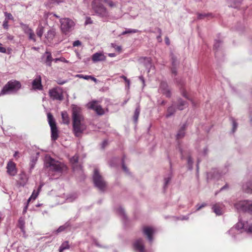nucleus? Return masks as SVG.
Masks as SVG:
<instances>
[{
    "label": "nucleus",
    "mask_w": 252,
    "mask_h": 252,
    "mask_svg": "<svg viewBox=\"0 0 252 252\" xmlns=\"http://www.w3.org/2000/svg\"><path fill=\"white\" fill-rule=\"evenodd\" d=\"M72 119L73 131L75 136L79 137L86 130V126L84 122V117L82 114L81 109L73 106L72 108Z\"/></svg>",
    "instance_id": "1"
},
{
    "label": "nucleus",
    "mask_w": 252,
    "mask_h": 252,
    "mask_svg": "<svg viewBox=\"0 0 252 252\" xmlns=\"http://www.w3.org/2000/svg\"><path fill=\"white\" fill-rule=\"evenodd\" d=\"M252 232V222L239 218V221L236 225L230 228L227 233L230 234L235 240L242 238L241 233L243 232Z\"/></svg>",
    "instance_id": "2"
},
{
    "label": "nucleus",
    "mask_w": 252,
    "mask_h": 252,
    "mask_svg": "<svg viewBox=\"0 0 252 252\" xmlns=\"http://www.w3.org/2000/svg\"><path fill=\"white\" fill-rule=\"evenodd\" d=\"M44 167L59 174H62L65 171L67 167L63 163L55 160L49 156H46L44 160Z\"/></svg>",
    "instance_id": "3"
},
{
    "label": "nucleus",
    "mask_w": 252,
    "mask_h": 252,
    "mask_svg": "<svg viewBox=\"0 0 252 252\" xmlns=\"http://www.w3.org/2000/svg\"><path fill=\"white\" fill-rule=\"evenodd\" d=\"M21 83L15 80L9 81L3 87L0 95L15 94L21 89Z\"/></svg>",
    "instance_id": "4"
},
{
    "label": "nucleus",
    "mask_w": 252,
    "mask_h": 252,
    "mask_svg": "<svg viewBox=\"0 0 252 252\" xmlns=\"http://www.w3.org/2000/svg\"><path fill=\"white\" fill-rule=\"evenodd\" d=\"M104 1L102 0H93L91 6L94 14L101 17H106L109 15V12L104 6Z\"/></svg>",
    "instance_id": "5"
},
{
    "label": "nucleus",
    "mask_w": 252,
    "mask_h": 252,
    "mask_svg": "<svg viewBox=\"0 0 252 252\" xmlns=\"http://www.w3.org/2000/svg\"><path fill=\"white\" fill-rule=\"evenodd\" d=\"M235 208L239 212H248L252 215V201L245 200L238 201L234 205Z\"/></svg>",
    "instance_id": "6"
},
{
    "label": "nucleus",
    "mask_w": 252,
    "mask_h": 252,
    "mask_svg": "<svg viewBox=\"0 0 252 252\" xmlns=\"http://www.w3.org/2000/svg\"><path fill=\"white\" fill-rule=\"evenodd\" d=\"M93 182L95 187L101 191H103L106 186V183L102 177L99 174L97 169H95L93 175Z\"/></svg>",
    "instance_id": "7"
},
{
    "label": "nucleus",
    "mask_w": 252,
    "mask_h": 252,
    "mask_svg": "<svg viewBox=\"0 0 252 252\" xmlns=\"http://www.w3.org/2000/svg\"><path fill=\"white\" fill-rule=\"evenodd\" d=\"M48 121L51 130V139L53 141L56 140L59 137L58 130L57 129L55 121L51 113L47 115Z\"/></svg>",
    "instance_id": "8"
},
{
    "label": "nucleus",
    "mask_w": 252,
    "mask_h": 252,
    "mask_svg": "<svg viewBox=\"0 0 252 252\" xmlns=\"http://www.w3.org/2000/svg\"><path fill=\"white\" fill-rule=\"evenodd\" d=\"M60 23L61 24V30L65 34L67 32H69L74 25L73 21L69 18L61 19Z\"/></svg>",
    "instance_id": "9"
},
{
    "label": "nucleus",
    "mask_w": 252,
    "mask_h": 252,
    "mask_svg": "<svg viewBox=\"0 0 252 252\" xmlns=\"http://www.w3.org/2000/svg\"><path fill=\"white\" fill-rule=\"evenodd\" d=\"M49 94L50 97L54 100L61 101L63 98L62 91L57 88L50 90Z\"/></svg>",
    "instance_id": "10"
},
{
    "label": "nucleus",
    "mask_w": 252,
    "mask_h": 252,
    "mask_svg": "<svg viewBox=\"0 0 252 252\" xmlns=\"http://www.w3.org/2000/svg\"><path fill=\"white\" fill-rule=\"evenodd\" d=\"M228 171L227 167H225L224 170H220L218 169H214L212 171L209 172L207 174V178L209 179L210 178L218 179L222 175L225 174Z\"/></svg>",
    "instance_id": "11"
},
{
    "label": "nucleus",
    "mask_w": 252,
    "mask_h": 252,
    "mask_svg": "<svg viewBox=\"0 0 252 252\" xmlns=\"http://www.w3.org/2000/svg\"><path fill=\"white\" fill-rule=\"evenodd\" d=\"M133 246L136 252H146L144 240L141 238L136 240L133 244Z\"/></svg>",
    "instance_id": "12"
},
{
    "label": "nucleus",
    "mask_w": 252,
    "mask_h": 252,
    "mask_svg": "<svg viewBox=\"0 0 252 252\" xmlns=\"http://www.w3.org/2000/svg\"><path fill=\"white\" fill-rule=\"evenodd\" d=\"M90 109L94 110L98 115H102L104 114V111L102 107L98 104L96 101H93L88 104Z\"/></svg>",
    "instance_id": "13"
},
{
    "label": "nucleus",
    "mask_w": 252,
    "mask_h": 252,
    "mask_svg": "<svg viewBox=\"0 0 252 252\" xmlns=\"http://www.w3.org/2000/svg\"><path fill=\"white\" fill-rule=\"evenodd\" d=\"M143 232L149 242L152 243L153 241V235L155 232V229L153 227L145 226L143 228Z\"/></svg>",
    "instance_id": "14"
},
{
    "label": "nucleus",
    "mask_w": 252,
    "mask_h": 252,
    "mask_svg": "<svg viewBox=\"0 0 252 252\" xmlns=\"http://www.w3.org/2000/svg\"><path fill=\"white\" fill-rule=\"evenodd\" d=\"M6 172L11 176H15L17 173L16 163L12 161H9L6 165Z\"/></svg>",
    "instance_id": "15"
},
{
    "label": "nucleus",
    "mask_w": 252,
    "mask_h": 252,
    "mask_svg": "<svg viewBox=\"0 0 252 252\" xmlns=\"http://www.w3.org/2000/svg\"><path fill=\"white\" fill-rule=\"evenodd\" d=\"M32 87L34 90H42L43 86L41 84V77L39 75H36L32 83Z\"/></svg>",
    "instance_id": "16"
},
{
    "label": "nucleus",
    "mask_w": 252,
    "mask_h": 252,
    "mask_svg": "<svg viewBox=\"0 0 252 252\" xmlns=\"http://www.w3.org/2000/svg\"><path fill=\"white\" fill-rule=\"evenodd\" d=\"M159 90L167 97H170L171 95V93L168 88L167 83L165 81L161 82Z\"/></svg>",
    "instance_id": "17"
},
{
    "label": "nucleus",
    "mask_w": 252,
    "mask_h": 252,
    "mask_svg": "<svg viewBox=\"0 0 252 252\" xmlns=\"http://www.w3.org/2000/svg\"><path fill=\"white\" fill-rule=\"evenodd\" d=\"M224 205L222 203H217L213 205L212 206V209L213 212L218 216L221 215L223 213V209Z\"/></svg>",
    "instance_id": "18"
},
{
    "label": "nucleus",
    "mask_w": 252,
    "mask_h": 252,
    "mask_svg": "<svg viewBox=\"0 0 252 252\" xmlns=\"http://www.w3.org/2000/svg\"><path fill=\"white\" fill-rule=\"evenodd\" d=\"M243 190L248 193H252V180L245 181L242 185Z\"/></svg>",
    "instance_id": "19"
},
{
    "label": "nucleus",
    "mask_w": 252,
    "mask_h": 252,
    "mask_svg": "<svg viewBox=\"0 0 252 252\" xmlns=\"http://www.w3.org/2000/svg\"><path fill=\"white\" fill-rule=\"evenodd\" d=\"M56 34V29L51 28L45 34V37L49 42H51Z\"/></svg>",
    "instance_id": "20"
},
{
    "label": "nucleus",
    "mask_w": 252,
    "mask_h": 252,
    "mask_svg": "<svg viewBox=\"0 0 252 252\" xmlns=\"http://www.w3.org/2000/svg\"><path fill=\"white\" fill-rule=\"evenodd\" d=\"M105 60L106 57L102 53L97 52L93 54L92 56V60L94 63L100 61H104Z\"/></svg>",
    "instance_id": "21"
},
{
    "label": "nucleus",
    "mask_w": 252,
    "mask_h": 252,
    "mask_svg": "<svg viewBox=\"0 0 252 252\" xmlns=\"http://www.w3.org/2000/svg\"><path fill=\"white\" fill-rule=\"evenodd\" d=\"M42 57H46L45 60L44 61V63L46 64V65L48 66H51L52 62L53 61V59L52 57L51 52L46 51L44 54L43 55Z\"/></svg>",
    "instance_id": "22"
},
{
    "label": "nucleus",
    "mask_w": 252,
    "mask_h": 252,
    "mask_svg": "<svg viewBox=\"0 0 252 252\" xmlns=\"http://www.w3.org/2000/svg\"><path fill=\"white\" fill-rule=\"evenodd\" d=\"M187 127L186 124H183L179 130H178L177 134H176V139H180L183 138L185 134V130Z\"/></svg>",
    "instance_id": "23"
},
{
    "label": "nucleus",
    "mask_w": 252,
    "mask_h": 252,
    "mask_svg": "<svg viewBox=\"0 0 252 252\" xmlns=\"http://www.w3.org/2000/svg\"><path fill=\"white\" fill-rule=\"evenodd\" d=\"M187 106L188 103L186 101L183 100L182 98H179L178 99L177 107L179 110H182Z\"/></svg>",
    "instance_id": "24"
},
{
    "label": "nucleus",
    "mask_w": 252,
    "mask_h": 252,
    "mask_svg": "<svg viewBox=\"0 0 252 252\" xmlns=\"http://www.w3.org/2000/svg\"><path fill=\"white\" fill-rule=\"evenodd\" d=\"M175 105V103L174 102H173L172 105L167 108V113L166 114V118L170 117L175 112V108L174 107Z\"/></svg>",
    "instance_id": "25"
},
{
    "label": "nucleus",
    "mask_w": 252,
    "mask_h": 252,
    "mask_svg": "<svg viewBox=\"0 0 252 252\" xmlns=\"http://www.w3.org/2000/svg\"><path fill=\"white\" fill-rule=\"evenodd\" d=\"M43 185V184H40L39 185V186L38 187L37 191H36L35 190H34L33 191L32 195L31 196V197L28 200V202H29L32 199L34 200V199H35L36 198V197H37V196H38V195L39 194V192L40 190H41Z\"/></svg>",
    "instance_id": "26"
},
{
    "label": "nucleus",
    "mask_w": 252,
    "mask_h": 252,
    "mask_svg": "<svg viewBox=\"0 0 252 252\" xmlns=\"http://www.w3.org/2000/svg\"><path fill=\"white\" fill-rule=\"evenodd\" d=\"M70 226V222L68 221L65 222L63 225L60 226L57 230H56V233L61 232Z\"/></svg>",
    "instance_id": "27"
},
{
    "label": "nucleus",
    "mask_w": 252,
    "mask_h": 252,
    "mask_svg": "<svg viewBox=\"0 0 252 252\" xmlns=\"http://www.w3.org/2000/svg\"><path fill=\"white\" fill-rule=\"evenodd\" d=\"M62 118L63 124H68L69 123V118L66 112L63 111L62 112Z\"/></svg>",
    "instance_id": "28"
},
{
    "label": "nucleus",
    "mask_w": 252,
    "mask_h": 252,
    "mask_svg": "<svg viewBox=\"0 0 252 252\" xmlns=\"http://www.w3.org/2000/svg\"><path fill=\"white\" fill-rule=\"evenodd\" d=\"M142 60L144 61L145 67L147 68L151 69L152 67V63H151V59L150 58L144 57V58H142Z\"/></svg>",
    "instance_id": "29"
},
{
    "label": "nucleus",
    "mask_w": 252,
    "mask_h": 252,
    "mask_svg": "<svg viewBox=\"0 0 252 252\" xmlns=\"http://www.w3.org/2000/svg\"><path fill=\"white\" fill-rule=\"evenodd\" d=\"M140 112V109L139 106H137L135 110L134 114L133 115V121L135 123H137L138 119Z\"/></svg>",
    "instance_id": "30"
},
{
    "label": "nucleus",
    "mask_w": 252,
    "mask_h": 252,
    "mask_svg": "<svg viewBox=\"0 0 252 252\" xmlns=\"http://www.w3.org/2000/svg\"><path fill=\"white\" fill-rule=\"evenodd\" d=\"M36 33L37 35L41 38L44 33V27L41 25L38 26L36 29Z\"/></svg>",
    "instance_id": "31"
},
{
    "label": "nucleus",
    "mask_w": 252,
    "mask_h": 252,
    "mask_svg": "<svg viewBox=\"0 0 252 252\" xmlns=\"http://www.w3.org/2000/svg\"><path fill=\"white\" fill-rule=\"evenodd\" d=\"M116 212L118 213V214H119L120 216H121L123 218L124 220L126 219L125 211L122 207H119L117 209Z\"/></svg>",
    "instance_id": "32"
},
{
    "label": "nucleus",
    "mask_w": 252,
    "mask_h": 252,
    "mask_svg": "<svg viewBox=\"0 0 252 252\" xmlns=\"http://www.w3.org/2000/svg\"><path fill=\"white\" fill-rule=\"evenodd\" d=\"M69 248V245L68 241H65L62 243L59 248V252H63L64 250L68 249Z\"/></svg>",
    "instance_id": "33"
},
{
    "label": "nucleus",
    "mask_w": 252,
    "mask_h": 252,
    "mask_svg": "<svg viewBox=\"0 0 252 252\" xmlns=\"http://www.w3.org/2000/svg\"><path fill=\"white\" fill-rule=\"evenodd\" d=\"M20 25L25 34H27V33L29 32H30L32 30L27 24H25L23 23H20Z\"/></svg>",
    "instance_id": "34"
},
{
    "label": "nucleus",
    "mask_w": 252,
    "mask_h": 252,
    "mask_svg": "<svg viewBox=\"0 0 252 252\" xmlns=\"http://www.w3.org/2000/svg\"><path fill=\"white\" fill-rule=\"evenodd\" d=\"M26 34L28 35V38L30 40L33 41L34 42H36V38H35V34L33 31L32 30L29 32L27 33Z\"/></svg>",
    "instance_id": "35"
},
{
    "label": "nucleus",
    "mask_w": 252,
    "mask_h": 252,
    "mask_svg": "<svg viewBox=\"0 0 252 252\" xmlns=\"http://www.w3.org/2000/svg\"><path fill=\"white\" fill-rule=\"evenodd\" d=\"M139 30L136 29H127L122 33V35H125L127 33H133L139 32Z\"/></svg>",
    "instance_id": "36"
},
{
    "label": "nucleus",
    "mask_w": 252,
    "mask_h": 252,
    "mask_svg": "<svg viewBox=\"0 0 252 252\" xmlns=\"http://www.w3.org/2000/svg\"><path fill=\"white\" fill-rule=\"evenodd\" d=\"M18 225H19V227L20 228L21 231L22 232H24L25 221H24V220L23 219L20 218L19 220Z\"/></svg>",
    "instance_id": "37"
},
{
    "label": "nucleus",
    "mask_w": 252,
    "mask_h": 252,
    "mask_svg": "<svg viewBox=\"0 0 252 252\" xmlns=\"http://www.w3.org/2000/svg\"><path fill=\"white\" fill-rule=\"evenodd\" d=\"M187 161H188V169L190 170H192V168H193V159H192V158L190 156L188 157Z\"/></svg>",
    "instance_id": "38"
},
{
    "label": "nucleus",
    "mask_w": 252,
    "mask_h": 252,
    "mask_svg": "<svg viewBox=\"0 0 252 252\" xmlns=\"http://www.w3.org/2000/svg\"><path fill=\"white\" fill-rule=\"evenodd\" d=\"M171 58L172 66H177L178 64L177 57L175 55H174L173 53H171Z\"/></svg>",
    "instance_id": "39"
},
{
    "label": "nucleus",
    "mask_w": 252,
    "mask_h": 252,
    "mask_svg": "<svg viewBox=\"0 0 252 252\" xmlns=\"http://www.w3.org/2000/svg\"><path fill=\"white\" fill-rule=\"evenodd\" d=\"M211 13H198L197 18L198 19H203L206 17L211 16Z\"/></svg>",
    "instance_id": "40"
},
{
    "label": "nucleus",
    "mask_w": 252,
    "mask_h": 252,
    "mask_svg": "<svg viewBox=\"0 0 252 252\" xmlns=\"http://www.w3.org/2000/svg\"><path fill=\"white\" fill-rule=\"evenodd\" d=\"M171 179V173H169L168 176L164 178V188L168 185V183L170 182V180Z\"/></svg>",
    "instance_id": "41"
},
{
    "label": "nucleus",
    "mask_w": 252,
    "mask_h": 252,
    "mask_svg": "<svg viewBox=\"0 0 252 252\" xmlns=\"http://www.w3.org/2000/svg\"><path fill=\"white\" fill-rule=\"evenodd\" d=\"M231 121L232 122V132H234L237 128V126H238V124L236 123V122L235 121V120H234V118H231Z\"/></svg>",
    "instance_id": "42"
},
{
    "label": "nucleus",
    "mask_w": 252,
    "mask_h": 252,
    "mask_svg": "<svg viewBox=\"0 0 252 252\" xmlns=\"http://www.w3.org/2000/svg\"><path fill=\"white\" fill-rule=\"evenodd\" d=\"M119 161V158H112L110 161L109 164L111 167H113L116 165L117 163Z\"/></svg>",
    "instance_id": "43"
},
{
    "label": "nucleus",
    "mask_w": 252,
    "mask_h": 252,
    "mask_svg": "<svg viewBox=\"0 0 252 252\" xmlns=\"http://www.w3.org/2000/svg\"><path fill=\"white\" fill-rule=\"evenodd\" d=\"M78 161V156L75 155L70 159V161L72 164H76Z\"/></svg>",
    "instance_id": "44"
},
{
    "label": "nucleus",
    "mask_w": 252,
    "mask_h": 252,
    "mask_svg": "<svg viewBox=\"0 0 252 252\" xmlns=\"http://www.w3.org/2000/svg\"><path fill=\"white\" fill-rule=\"evenodd\" d=\"M221 45V41L220 40H215L214 48L215 50H218L219 47Z\"/></svg>",
    "instance_id": "45"
},
{
    "label": "nucleus",
    "mask_w": 252,
    "mask_h": 252,
    "mask_svg": "<svg viewBox=\"0 0 252 252\" xmlns=\"http://www.w3.org/2000/svg\"><path fill=\"white\" fill-rule=\"evenodd\" d=\"M158 31L159 33V35L157 36V39L159 42H160L162 41V38H161L162 32H161V29H160L159 28L158 29Z\"/></svg>",
    "instance_id": "46"
},
{
    "label": "nucleus",
    "mask_w": 252,
    "mask_h": 252,
    "mask_svg": "<svg viewBox=\"0 0 252 252\" xmlns=\"http://www.w3.org/2000/svg\"><path fill=\"white\" fill-rule=\"evenodd\" d=\"M207 205V204L205 203H203L201 204H197L196 206V211H199L201 209L206 207V206Z\"/></svg>",
    "instance_id": "47"
},
{
    "label": "nucleus",
    "mask_w": 252,
    "mask_h": 252,
    "mask_svg": "<svg viewBox=\"0 0 252 252\" xmlns=\"http://www.w3.org/2000/svg\"><path fill=\"white\" fill-rule=\"evenodd\" d=\"M4 15L5 16V19L6 20H13V17L11 13L4 12Z\"/></svg>",
    "instance_id": "48"
},
{
    "label": "nucleus",
    "mask_w": 252,
    "mask_h": 252,
    "mask_svg": "<svg viewBox=\"0 0 252 252\" xmlns=\"http://www.w3.org/2000/svg\"><path fill=\"white\" fill-rule=\"evenodd\" d=\"M241 2V0H238L237 1L234 2L233 4H231L230 6L235 8H238Z\"/></svg>",
    "instance_id": "49"
},
{
    "label": "nucleus",
    "mask_w": 252,
    "mask_h": 252,
    "mask_svg": "<svg viewBox=\"0 0 252 252\" xmlns=\"http://www.w3.org/2000/svg\"><path fill=\"white\" fill-rule=\"evenodd\" d=\"M125 158V157H124L122 159V168H123V169L124 170V171L125 172H126V173H127L128 172V169L126 167V166L125 165V163H124V159Z\"/></svg>",
    "instance_id": "50"
},
{
    "label": "nucleus",
    "mask_w": 252,
    "mask_h": 252,
    "mask_svg": "<svg viewBox=\"0 0 252 252\" xmlns=\"http://www.w3.org/2000/svg\"><path fill=\"white\" fill-rule=\"evenodd\" d=\"M77 76L80 78H83L85 80L90 79V77H91L90 75H84L83 74H78Z\"/></svg>",
    "instance_id": "51"
},
{
    "label": "nucleus",
    "mask_w": 252,
    "mask_h": 252,
    "mask_svg": "<svg viewBox=\"0 0 252 252\" xmlns=\"http://www.w3.org/2000/svg\"><path fill=\"white\" fill-rule=\"evenodd\" d=\"M3 27L5 29H7L8 28V20L5 19L3 22Z\"/></svg>",
    "instance_id": "52"
},
{
    "label": "nucleus",
    "mask_w": 252,
    "mask_h": 252,
    "mask_svg": "<svg viewBox=\"0 0 252 252\" xmlns=\"http://www.w3.org/2000/svg\"><path fill=\"white\" fill-rule=\"evenodd\" d=\"M181 91L182 93V94L183 95V96L184 97H185V98H186L187 99H188L189 100H190V98L188 97L185 91H184V90H181ZM190 100H191V101H192L191 99H190Z\"/></svg>",
    "instance_id": "53"
},
{
    "label": "nucleus",
    "mask_w": 252,
    "mask_h": 252,
    "mask_svg": "<svg viewBox=\"0 0 252 252\" xmlns=\"http://www.w3.org/2000/svg\"><path fill=\"white\" fill-rule=\"evenodd\" d=\"M81 42L79 40H76L73 42V46L74 47H77V46H80L81 45Z\"/></svg>",
    "instance_id": "54"
},
{
    "label": "nucleus",
    "mask_w": 252,
    "mask_h": 252,
    "mask_svg": "<svg viewBox=\"0 0 252 252\" xmlns=\"http://www.w3.org/2000/svg\"><path fill=\"white\" fill-rule=\"evenodd\" d=\"M228 188V186L227 184H226L224 186L220 188V190L219 191L216 192L215 194L217 195L220 191H222L225 189H226Z\"/></svg>",
    "instance_id": "55"
},
{
    "label": "nucleus",
    "mask_w": 252,
    "mask_h": 252,
    "mask_svg": "<svg viewBox=\"0 0 252 252\" xmlns=\"http://www.w3.org/2000/svg\"><path fill=\"white\" fill-rule=\"evenodd\" d=\"M112 46L118 51H120L121 50V47L120 46H117L114 44H112Z\"/></svg>",
    "instance_id": "56"
},
{
    "label": "nucleus",
    "mask_w": 252,
    "mask_h": 252,
    "mask_svg": "<svg viewBox=\"0 0 252 252\" xmlns=\"http://www.w3.org/2000/svg\"><path fill=\"white\" fill-rule=\"evenodd\" d=\"M171 71L172 74H174L175 75L177 74L176 66H172L171 68Z\"/></svg>",
    "instance_id": "57"
},
{
    "label": "nucleus",
    "mask_w": 252,
    "mask_h": 252,
    "mask_svg": "<svg viewBox=\"0 0 252 252\" xmlns=\"http://www.w3.org/2000/svg\"><path fill=\"white\" fill-rule=\"evenodd\" d=\"M20 179L21 180H24V182H26L27 180V178H26V175L25 174H21L20 175Z\"/></svg>",
    "instance_id": "58"
},
{
    "label": "nucleus",
    "mask_w": 252,
    "mask_h": 252,
    "mask_svg": "<svg viewBox=\"0 0 252 252\" xmlns=\"http://www.w3.org/2000/svg\"><path fill=\"white\" fill-rule=\"evenodd\" d=\"M208 148L206 147L203 149V151L202 153V155L203 156H205L208 154Z\"/></svg>",
    "instance_id": "59"
},
{
    "label": "nucleus",
    "mask_w": 252,
    "mask_h": 252,
    "mask_svg": "<svg viewBox=\"0 0 252 252\" xmlns=\"http://www.w3.org/2000/svg\"><path fill=\"white\" fill-rule=\"evenodd\" d=\"M67 82L66 80H58L57 81V83L59 85H63L65 83Z\"/></svg>",
    "instance_id": "60"
},
{
    "label": "nucleus",
    "mask_w": 252,
    "mask_h": 252,
    "mask_svg": "<svg viewBox=\"0 0 252 252\" xmlns=\"http://www.w3.org/2000/svg\"><path fill=\"white\" fill-rule=\"evenodd\" d=\"M91 23H92V21L91 19L90 18H87L85 21V24L87 25V24H91Z\"/></svg>",
    "instance_id": "61"
},
{
    "label": "nucleus",
    "mask_w": 252,
    "mask_h": 252,
    "mask_svg": "<svg viewBox=\"0 0 252 252\" xmlns=\"http://www.w3.org/2000/svg\"><path fill=\"white\" fill-rule=\"evenodd\" d=\"M6 51V49L4 47L0 46V53H5Z\"/></svg>",
    "instance_id": "62"
},
{
    "label": "nucleus",
    "mask_w": 252,
    "mask_h": 252,
    "mask_svg": "<svg viewBox=\"0 0 252 252\" xmlns=\"http://www.w3.org/2000/svg\"><path fill=\"white\" fill-rule=\"evenodd\" d=\"M94 244L98 247L103 248L102 245H100L96 240L94 241Z\"/></svg>",
    "instance_id": "63"
},
{
    "label": "nucleus",
    "mask_w": 252,
    "mask_h": 252,
    "mask_svg": "<svg viewBox=\"0 0 252 252\" xmlns=\"http://www.w3.org/2000/svg\"><path fill=\"white\" fill-rule=\"evenodd\" d=\"M28 203L29 202H28V201L27 202V204L25 206L24 209H23V214H25L27 212V209H28Z\"/></svg>",
    "instance_id": "64"
}]
</instances>
